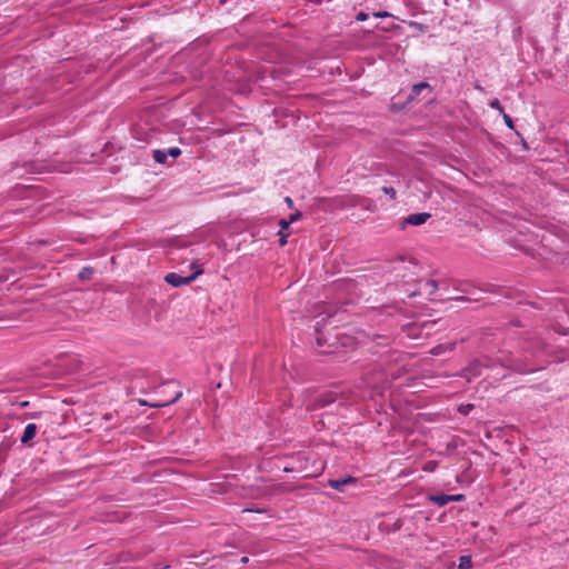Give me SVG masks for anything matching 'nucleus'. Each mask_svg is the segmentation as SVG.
I'll return each mask as SVG.
<instances>
[{"instance_id":"f257e3e1","label":"nucleus","mask_w":569,"mask_h":569,"mask_svg":"<svg viewBox=\"0 0 569 569\" xmlns=\"http://www.w3.org/2000/svg\"><path fill=\"white\" fill-rule=\"evenodd\" d=\"M200 273V271L192 273L188 277H182L176 272H170L166 274L164 280L172 287H181L184 284H189L192 280L197 278V276Z\"/></svg>"},{"instance_id":"f03ea898","label":"nucleus","mask_w":569,"mask_h":569,"mask_svg":"<svg viewBox=\"0 0 569 569\" xmlns=\"http://www.w3.org/2000/svg\"><path fill=\"white\" fill-rule=\"evenodd\" d=\"M430 218V213L418 212L411 213L403 219V224L420 226L423 224Z\"/></svg>"},{"instance_id":"7ed1b4c3","label":"nucleus","mask_w":569,"mask_h":569,"mask_svg":"<svg viewBox=\"0 0 569 569\" xmlns=\"http://www.w3.org/2000/svg\"><path fill=\"white\" fill-rule=\"evenodd\" d=\"M279 227H280V230L278 232L279 244L281 247H283L287 244L288 237L290 236L289 226H288V222H286V219H281L279 221Z\"/></svg>"},{"instance_id":"20e7f679","label":"nucleus","mask_w":569,"mask_h":569,"mask_svg":"<svg viewBox=\"0 0 569 569\" xmlns=\"http://www.w3.org/2000/svg\"><path fill=\"white\" fill-rule=\"evenodd\" d=\"M36 433H37V425L28 423L24 427L23 435L21 437V442L28 443L29 441H31L34 438Z\"/></svg>"},{"instance_id":"39448f33","label":"nucleus","mask_w":569,"mask_h":569,"mask_svg":"<svg viewBox=\"0 0 569 569\" xmlns=\"http://www.w3.org/2000/svg\"><path fill=\"white\" fill-rule=\"evenodd\" d=\"M353 481H355V479L352 477H347V478H343V479H330L328 481V485L332 489H336L338 491H342L346 485L351 483Z\"/></svg>"},{"instance_id":"423d86ee","label":"nucleus","mask_w":569,"mask_h":569,"mask_svg":"<svg viewBox=\"0 0 569 569\" xmlns=\"http://www.w3.org/2000/svg\"><path fill=\"white\" fill-rule=\"evenodd\" d=\"M429 500L437 505L438 507H445L446 505L449 503L448 495L446 493L430 495Z\"/></svg>"},{"instance_id":"0eeeda50","label":"nucleus","mask_w":569,"mask_h":569,"mask_svg":"<svg viewBox=\"0 0 569 569\" xmlns=\"http://www.w3.org/2000/svg\"><path fill=\"white\" fill-rule=\"evenodd\" d=\"M93 274V269L91 267H83L79 273L78 277L80 280L86 281L89 280Z\"/></svg>"},{"instance_id":"6e6552de","label":"nucleus","mask_w":569,"mask_h":569,"mask_svg":"<svg viewBox=\"0 0 569 569\" xmlns=\"http://www.w3.org/2000/svg\"><path fill=\"white\" fill-rule=\"evenodd\" d=\"M472 567V560L470 556H461L459 558V569H470Z\"/></svg>"},{"instance_id":"1a4fd4ad","label":"nucleus","mask_w":569,"mask_h":569,"mask_svg":"<svg viewBox=\"0 0 569 569\" xmlns=\"http://www.w3.org/2000/svg\"><path fill=\"white\" fill-rule=\"evenodd\" d=\"M168 158V153L166 150H154L153 151V159L158 163H164Z\"/></svg>"},{"instance_id":"9d476101","label":"nucleus","mask_w":569,"mask_h":569,"mask_svg":"<svg viewBox=\"0 0 569 569\" xmlns=\"http://www.w3.org/2000/svg\"><path fill=\"white\" fill-rule=\"evenodd\" d=\"M429 88V83L419 82L412 86V94L418 96L423 89Z\"/></svg>"},{"instance_id":"9b49d317","label":"nucleus","mask_w":569,"mask_h":569,"mask_svg":"<svg viewBox=\"0 0 569 569\" xmlns=\"http://www.w3.org/2000/svg\"><path fill=\"white\" fill-rule=\"evenodd\" d=\"M489 107L503 113V108L498 99H493L492 101H490Z\"/></svg>"},{"instance_id":"f8f14e48","label":"nucleus","mask_w":569,"mask_h":569,"mask_svg":"<svg viewBox=\"0 0 569 569\" xmlns=\"http://www.w3.org/2000/svg\"><path fill=\"white\" fill-rule=\"evenodd\" d=\"M382 192L387 196H389L391 199H396V190L392 187H382Z\"/></svg>"},{"instance_id":"ddd939ff","label":"nucleus","mask_w":569,"mask_h":569,"mask_svg":"<svg viewBox=\"0 0 569 569\" xmlns=\"http://www.w3.org/2000/svg\"><path fill=\"white\" fill-rule=\"evenodd\" d=\"M332 401H333V398L330 395L323 396L322 398L319 399L318 407H325V406L331 403Z\"/></svg>"},{"instance_id":"4468645a","label":"nucleus","mask_w":569,"mask_h":569,"mask_svg":"<svg viewBox=\"0 0 569 569\" xmlns=\"http://www.w3.org/2000/svg\"><path fill=\"white\" fill-rule=\"evenodd\" d=\"M449 502H460L465 500V495L457 493V495H448Z\"/></svg>"},{"instance_id":"2eb2a0df","label":"nucleus","mask_w":569,"mask_h":569,"mask_svg":"<svg viewBox=\"0 0 569 569\" xmlns=\"http://www.w3.org/2000/svg\"><path fill=\"white\" fill-rule=\"evenodd\" d=\"M168 156H171L172 158H177L181 154V150L177 147L170 148L169 150H166Z\"/></svg>"},{"instance_id":"dca6fc26","label":"nucleus","mask_w":569,"mask_h":569,"mask_svg":"<svg viewBox=\"0 0 569 569\" xmlns=\"http://www.w3.org/2000/svg\"><path fill=\"white\" fill-rule=\"evenodd\" d=\"M301 217V213L299 211L291 213L289 216V219H286V222H288V226H290L292 222H296Z\"/></svg>"},{"instance_id":"f3484780","label":"nucleus","mask_w":569,"mask_h":569,"mask_svg":"<svg viewBox=\"0 0 569 569\" xmlns=\"http://www.w3.org/2000/svg\"><path fill=\"white\" fill-rule=\"evenodd\" d=\"M502 117H503V121H505L506 126L508 128L512 129L513 128V122H512L511 117L509 114L505 113V112L502 113Z\"/></svg>"},{"instance_id":"a211bd4d","label":"nucleus","mask_w":569,"mask_h":569,"mask_svg":"<svg viewBox=\"0 0 569 569\" xmlns=\"http://www.w3.org/2000/svg\"><path fill=\"white\" fill-rule=\"evenodd\" d=\"M181 396H182V392H181V391H178V392L176 393V396H174L170 401L164 402V403H161V405H157V406H158V407H162V406H168V405H170V403H173V402H176V401H177Z\"/></svg>"},{"instance_id":"6ab92c4d","label":"nucleus","mask_w":569,"mask_h":569,"mask_svg":"<svg viewBox=\"0 0 569 569\" xmlns=\"http://www.w3.org/2000/svg\"><path fill=\"white\" fill-rule=\"evenodd\" d=\"M512 368H513L515 370L519 371L520 373H528V372H532V371H535V369H533V368H529V369H527V368H520V367H517V366H513Z\"/></svg>"},{"instance_id":"aec40b11","label":"nucleus","mask_w":569,"mask_h":569,"mask_svg":"<svg viewBox=\"0 0 569 569\" xmlns=\"http://www.w3.org/2000/svg\"><path fill=\"white\" fill-rule=\"evenodd\" d=\"M435 468H436V462L429 461V462H427V463H426V466H425V468H423V469H425L426 471H433V470H435Z\"/></svg>"},{"instance_id":"412c9836","label":"nucleus","mask_w":569,"mask_h":569,"mask_svg":"<svg viewBox=\"0 0 569 569\" xmlns=\"http://www.w3.org/2000/svg\"><path fill=\"white\" fill-rule=\"evenodd\" d=\"M389 16H390V13L387 12V11H378V12L373 13V17H376V18H386V17H389Z\"/></svg>"},{"instance_id":"4be33fe9","label":"nucleus","mask_w":569,"mask_h":569,"mask_svg":"<svg viewBox=\"0 0 569 569\" xmlns=\"http://www.w3.org/2000/svg\"><path fill=\"white\" fill-rule=\"evenodd\" d=\"M367 18H368V16L365 12H359L357 14V20L358 21H365V20H367Z\"/></svg>"},{"instance_id":"5701e85b","label":"nucleus","mask_w":569,"mask_h":569,"mask_svg":"<svg viewBox=\"0 0 569 569\" xmlns=\"http://www.w3.org/2000/svg\"><path fill=\"white\" fill-rule=\"evenodd\" d=\"M284 201L288 204V207H290V208L292 207L293 201H292V199L290 197H286Z\"/></svg>"},{"instance_id":"b1692460","label":"nucleus","mask_w":569,"mask_h":569,"mask_svg":"<svg viewBox=\"0 0 569 569\" xmlns=\"http://www.w3.org/2000/svg\"><path fill=\"white\" fill-rule=\"evenodd\" d=\"M432 355H439L440 353V347H436L431 351Z\"/></svg>"},{"instance_id":"393cba45","label":"nucleus","mask_w":569,"mask_h":569,"mask_svg":"<svg viewBox=\"0 0 569 569\" xmlns=\"http://www.w3.org/2000/svg\"><path fill=\"white\" fill-rule=\"evenodd\" d=\"M248 561H249L248 557H242V558L240 559V562H241V563H247Z\"/></svg>"},{"instance_id":"a878e982","label":"nucleus","mask_w":569,"mask_h":569,"mask_svg":"<svg viewBox=\"0 0 569 569\" xmlns=\"http://www.w3.org/2000/svg\"><path fill=\"white\" fill-rule=\"evenodd\" d=\"M468 408H465V410L462 411L463 413H468Z\"/></svg>"},{"instance_id":"bb28decb","label":"nucleus","mask_w":569,"mask_h":569,"mask_svg":"<svg viewBox=\"0 0 569 569\" xmlns=\"http://www.w3.org/2000/svg\"><path fill=\"white\" fill-rule=\"evenodd\" d=\"M468 408H465V410L462 411L463 413H468Z\"/></svg>"}]
</instances>
